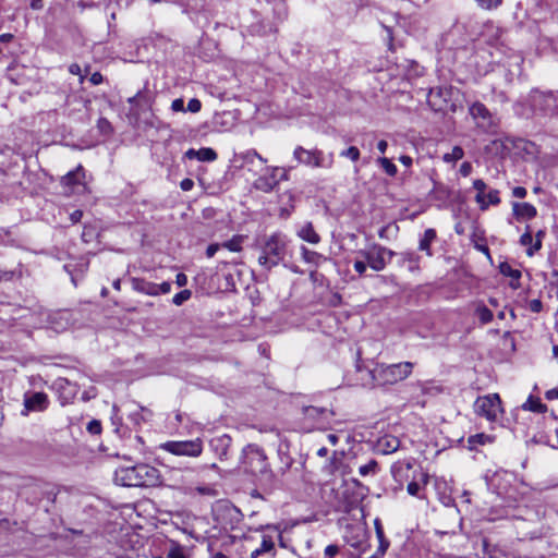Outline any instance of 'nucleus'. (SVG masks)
<instances>
[{
	"instance_id": "nucleus-30",
	"label": "nucleus",
	"mask_w": 558,
	"mask_h": 558,
	"mask_svg": "<svg viewBox=\"0 0 558 558\" xmlns=\"http://www.w3.org/2000/svg\"><path fill=\"white\" fill-rule=\"evenodd\" d=\"M378 444L385 454L395 452L399 447V440L397 438H384L380 439Z\"/></svg>"
},
{
	"instance_id": "nucleus-52",
	"label": "nucleus",
	"mask_w": 558,
	"mask_h": 558,
	"mask_svg": "<svg viewBox=\"0 0 558 558\" xmlns=\"http://www.w3.org/2000/svg\"><path fill=\"white\" fill-rule=\"evenodd\" d=\"M339 546L335 544H330L325 548L324 555L325 558H332L339 553Z\"/></svg>"
},
{
	"instance_id": "nucleus-16",
	"label": "nucleus",
	"mask_w": 558,
	"mask_h": 558,
	"mask_svg": "<svg viewBox=\"0 0 558 558\" xmlns=\"http://www.w3.org/2000/svg\"><path fill=\"white\" fill-rule=\"evenodd\" d=\"M49 405L48 396L45 392H26L24 395V409L22 415H28L29 412L45 411Z\"/></svg>"
},
{
	"instance_id": "nucleus-19",
	"label": "nucleus",
	"mask_w": 558,
	"mask_h": 558,
	"mask_svg": "<svg viewBox=\"0 0 558 558\" xmlns=\"http://www.w3.org/2000/svg\"><path fill=\"white\" fill-rule=\"evenodd\" d=\"M498 269L501 275L511 279L509 282L511 289L517 290L521 287L520 279L522 277V272L520 269L512 268V266L507 262L500 263Z\"/></svg>"
},
{
	"instance_id": "nucleus-35",
	"label": "nucleus",
	"mask_w": 558,
	"mask_h": 558,
	"mask_svg": "<svg viewBox=\"0 0 558 558\" xmlns=\"http://www.w3.org/2000/svg\"><path fill=\"white\" fill-rule=\"evenodd\" d=\"M487 441H490V437L488 435H485V434H475V435H471L468 439V442H469V448L470 449H475L477 445H484L486 444Z\"/></svg>"
},
{
	"instance_id": "nucleus-38",
	"label": "nucleus",
	"mask_w": 558,
	"mask_h": 558,
	"mask_svg": "<svg viewBox=\"0 0 558 558\" xmlns=\"http://www.w3.org/2000/svg\"><path fill=\"white\" fill-rule=\"evenodd\" d=\"M340 157L348 158L351 161L356 162L361 157V153L357 147L350 146L340 151Z\"/></svg>"
},
{
	"instance_id": "nucleus-42",
	"label": "nucleus",
	"mask_w": 558,
	"mask_h": 558,
	"mask_svg": "<svg viewBox=\"0 0 558 558\" xmlns=\"http://www.w3.org/2000/svg\"><path fill=\"white\" fill-rule=\"evenodd\" d=\"M191 294L190 290H182L173 296L172 302L177 306H180L191 298Z\"/></svg>"
},
{
	"instance_id": "nucleus-34",
	"label": "nucleus",
	"mask_w": 558,
	"mask_h": 558,
	"mask_svg": "<svg viewBox=\"0 0 558 558\" xmlns=\"http://www.w3.org/2000/svg\"><path fill=\"white\" fill-rule=\"evenodd\" d=\"M301 251H302V257L306 263L318 264V262L320 259H323L322 254H319L315 251H311L305 246H302Z\"/></svg>"
},
{
	"instance_id": "nucleus-22",
	"label": "nucleus",
	"mask_w": 558,
	"mask_h": 558,
	"mask_svg": "<svg viewBox=\"0 0 558 558\" xmlns=\"http://www.w3.org/2000/svg\"><path fill=\"white\" fill-rule=\"evenodd\" d=\"M400 256V266H407L409 271L414 272L420 269V256L414 252H403Z\"/></svg>"
},
{
	"instance_id": "nucleus-64",
	"label": "nucleus",
	"mask_w": 558,
	"mask_h": 558,
	"mask_svg": "<svg viewBox=\"0 0 558 558\" xmlns=\"http://www.w3.org/2000/svg\"><path fill=\"white\" fill-rule=\"evenodd\" d=\"M166 558H185L182 551L180 550H171Z\"/></svg>"
},
{
	"instance_id": "nucleus-21",
	"label": "nucleus",
	"mask_w": 558,
	"mask_h": 558,
	"mask_svg": "<svg viewBox=\"0 0 558 558\" xmlns=\"http://www.w3.org/2000/svg\"><path fill=\"white\" fill-rule=\"evenodd\" d=\"M185 157L190 160L197 159L199 161L211 162L217 159L218 155L213 148L204 147L198 150L190 148L189 150L185 151Z\"/></svg>"
},
{
	"instance_id": "nucleus-25",
	"label": "nucleus",
	"mask_w": 558,
	"mask_h": 558,
	"mask_svg": "<svg viewBox=\"0 0 558 558\" xmlns=\"http://www.w3.org/2000/svg\"><path fill=\"white\" fill-rule=\"evenodd\" d=\"M151 412L145 408H140L129 414V420L134 427H140L142 423L147 422L151 417Z\"/></svg>"
},
{
	"instance_id": "nucleus-50",
	"label": "nucleus",
	"mask_w": 558,
	"mask_h": 558,
	"mask_svg": "<svg viewBox=\"0 0 558 558\" xmlns=\"http://www.w3.org/2000/svg\"><path fill=\"white\" fill-rule=\"evenodd\" d=\"M407 490L408 493L411 495V496H416V497H421L418 495L420 490H421V486L417 482L415 481H412L408 484L407 486Z\"/></svg>"
},
{
	"instance_id": "nucleus-49",
	"label": "nucleus",
	"mask_w": 558,
	"mask_h": 558,
	"mask_svg": "<svg viewBox=\"0 0 558 558\" xmlns=\"http://www.w3.org/2000/svg\"><path fill=\"white\" fill-rule=\"evenodd\" d=\"M389 547V542H380L377 550L369 558H381Z\"/></svg>"
},
{
	"instance_id": "nucleus-31",
	"label": "nucleus",
	"mask_w": 558,
	"mask_h": 558,
	"mask_svg": "<svg viewBox=\"0 0 558 558\" xmlns=\"http://www.w3.org/2000/svg\"><path fill=\"white\" fill-rule=\"evenodd\" d=\"M379 471L378 462L374 459L369 460L366 464H363L359 468V473L361 476L375 475Z\"/></svg>"
},
{
	"instance_id": "nucleus-24",
	"label": "nucleus",
	"mask_w": 558,
	"mask_h": 558,
	"mask_svg": "<svg viewBox=\"0 0 558 558\" xmlns=\"http://www.w3.org/2000/svg\"><path fill=\"white\" fill-rule=\"evenodd\" d=\"M304 414L308 418L326 421L329 416L333 415L332 411L326 408L318 407H306L304 408Z\"/></svg>"
},
{
	"instance_id": "nucleus-11",
	"label": "nucleus",
	"mask_w": 558,
	"mask_h": 558,
	"mask_svg": "<svg viewBox=\"0 0 558 558\" xmlns=\"http://www.w3.org/2000/svg\"><path fill=\"white\" fill-rule=\"evenodd\" d=\"M161 447L175 456L198 457L203 451V442L198 438L184 441H168Z\"/></svg>"
},
{
	"instance_id": "nucleus-40",
	"label": "nucleus",
	"mask_w": 558,
	"mask_h": 558,
	"mask_svg": "<svg viewBox=\"0 0 558 558\" xmlns=\"http://www.w3.org/2000/svg\"><path fill=\"white\" fill-rule=\"evenodd\" d=\"M545 236V231L544 230H539L536 234H535V242L533 243L532 246H530L527 250H526V254L529 256H532L534 255L535 252L539 251L542 248V239Z\"/></svg>"
},
{
	"instance_id": "nucleus-37",
	"label": "nucleus",
	"mask_w": 558,
	"mask_h": 558,
	"mask_svg": "<svg viewBox=\"0 0 558 558\" xmlns=\"http://www.w3.org/2000/svg\"><path fill=\"white\" fill-rule=\"evenodd\" d=\"M476 315L484 325L489 324L494 318L493 312L484 305L477 307Z\"/></svg>"
},
{
	"instance_id": "nucleus-4",
	"label": "nucleus",
	"mask_w": 558,
	"mask_h": 558,
	"mask_svg": "<svg viewBox=\"0 0 558 558\" xmlns=\"http://www.w3.org/2000/svg\"><path fill=\"white\" fill-rule=\"evenodd\" d=\"M241 463L244 471L252 475L262 477L271 476L267 456L264 449L255 444H248L243 448Z\"/></svg>"
},
{
	"instance_id": "nucleus-15",
	"label": "nucleus",
	"mask_w": 558,
	"mask_h": 558,
	"mask_svg": "<svg viewBox=\"0 0 558 558\" xmlns=\"http://www.w3.org/2000/svg\"><path fill=\"white\" fill-rule=\"evenodd\" d=\"M451 88L449 87H437L433 88L428 95V104L434 111H446L453 105L451 100Z\"/></svg>"
},
{
	"instance_id": "nucleus-41",
	"label": "nucleus",
	"mask_w": 558,
	"mask_h": 558,
	"mask_svg": "<svg viewBox=\"0 0 558 558\" xmlns=\"http://www.w3.org/2000/svg\"><path fill=\"white\" fill-rule=\"evenodd\" d=\"M477 5L484 10L497 9L501 5L502 0H475Z\"/></svg>"
},
{
	"instance_id": "nucleus-57",
	"label": "nucleus",
	"mask_w": 558,
	"mask_h": 558,
	"mask_svg": "<svg viewBox=\"0 0 558 558\" xmlns=\"http://www.w3.org/2000/svg\"><path fill=\"white\" fill-rule=\"evenodd\" d=\"M527 194V191L523 186H515L512 189V195L517 198H524Z\"/></svg>"
},
{
	"instance_id": "nucleus-1",
	"label": "nucleus",
	"mask_w": 558,
	"mask_h": 558,
	"mask_svg": "<svg viewBox=\"0 0 558 558\" xmlns=\"http://www.w3.org/2000/svg\"><path fill=\"white\" fill-rule=\"evenodd\" d=\"M114 481L126 487H153L160 483V472L155 466L140 463L118 469L114 473Z\"/></svg>"
},
{
	"instance_id": "nucleus-14",
	"label": "nucleus",
	"mask_w": 558,
	"mask_h": 558,
	"mask_svg": "<svg viewBox=\"0 0 558 558\" xmlns=\"http://www.w3.org/2000/svg\"><path fill=\"white\" fill-rule=\"evenodd\" d=\"M269 174H265L259 177L254 182V186L264 193H270L274 191L280 181L287 180V173L283 169L280 168H271L269 169Z\"/></svg>"
},
{
	"instance_id": "nucleus-47",
	"label": "nucleus",
	"mask_w": 558,
	"mask_h": 558,
	"mask_svg": "<svg viewBox=\"0 0 558 558\" xmlns=\"http://www.w3.org/2000/svg\"><path fill=\"white\" fill-rule=\"evenodd\" d=\"M89 66H86L85 73H88ZM69 72L73 75H78L80 81L83 82L86 74H82V69L77 63H73L69 66Z\"/></svg>"
},
{
	"instance_id": "nucleus-20",
	"label": "nucleus",
	"mask_w": 558,
	"mask_h": 558,
	"mask_svg": "<svg viewBox=\"0 0 558 558\" xmlns=\"http://www.w3.org/2000/svg\"><path fill=\"white\" fill-rule=\"evenodd\" d=\"M271 553L272 555L276 554L275 551V535L271 533H264L262 535V543L260 546L254 549L251 553L252 558H257L264 554Z\"/></svg>"
},
{
	"instance_id": "nucleus-51",
	"label": "nucleus",
	"mask_w": 558,
	"mask_h": 558,
	"mask_svg": "<svg viewBox=\"0 0 558 558\" xmlns=\"http://www.w3.org/2000/svg\"><path fill=\"white\" fill-rule=\"evenodd\" d=\"M529 310L533 313H539L543 310V303L538 299H533L529 302Z\"/></svg>"
},
{
	"instance_id": "nucleus-27",
	"label": "nucleus",
	"mask_w": 558,
	"mask_h": 558,
	"mask_svg": "<svg viewBox=\"0 0 558 558\" xmlns=\"http://www.w3.org/2000/svg\"><path fill=\"white\" fill-rule=\"evenodd\" d=\"M436 239V231L432 228L426 229L422 239L420 240L418 248L426 252L428 256H432L430 244Z\"/></svg>"
},
{
	"instance_id": "nucleus-46",
	"label": "nucleus",
	"mask_w": 558,
	"mask_h": 558,
	"mask_svg": "<svg viewBox=\"0 0 558 558\" xmlns=\"http://www.w3.org/2000/svg\"><path fill=\"white\" fill-rule=\"evenodd\" d=\"M111 422L116 426L114 432L117 434H120L122 423H121V417L119 416V408L117 405L112 407Z\"/></svg>"
},
{
	"instance_id": "nucleus-61",
	"label": "nucleus",
	"mask_w": 558,
	"mask_h": 558,
	"mask_svg": "<svg viewBox=\"0 0 558 558\" xmlns=\"http://www.w3.org/2000/svg\"><path fill=\"white\" fill-rule=\"evenodd\" d=\"M196 490L201 494V495H208V496H214L216 494V490L209 486H198L196 488Z\"/></svg>"
},
{
	"instance_id": "nucleus-5",
	"label": "nucleus",
	"mask_w": 558,
	"mask_h": 558,
	"mask_svg": "<svg viewBox=\"0 0 558 558\" xmlns=\"http://www.w3.org/2000/svg\"><path fill=\"white\" fill-rule=\"evenodd\" d=\"M469 114L481 133L489 135L498 134L500 119L495 112H492L486 105L481 101L472 102L469 106Z\"/></svg>"
},
{
	"instance_id": "nucleus-59",
	"label": "nucleus",
	"mask_w": 558,
	"mask_h": 558,
	"mask_svg": "<svg viewBox=\"0 0 558 558\" xmlns=\"http://www.w3.org/2000/svg\"><path fill=\"white\" fill-rule=\"evenodd\" d=\"M222 247L220 244H217V243H214V244H210L208 245L207 250H206V256L208 258H211L216 253L217 251Z\"/></svg>"
},
{
	"instance_id": "nucleus-33",
	"label": "nucleus",
	"mask_w": 558,
	"mask_h": 558,
	"mask_svg": "<svg viewBox=\"0 0 558 558\" xmlns=\"http://www.w3.org/2000/svg\"><path fill=\"white\" fill-rule=\"evenodd\" d=\"M242 235H234L231 240L223 242L221 246L231 252H240L242 250Z\"/></svg>"
},
{
	"instance_id": "nucleus-3",
	"label": "nucleus",
	"mask_w": 558,
	"mask_h": 558,
	"mask_svg": "<svg viewBox=\"0 0 558 558\" xmlns=\"http://www.w3.org/2000/svg\"><path fill=\"white\" fill-rule=\"evenodd\" d=\"M414 363L377 364L371 371L374 386H391L407 379L413 372Z\"/></svg>"
},
{
	"instance_id": "nucleus-29",
	"label": "nucleus",
	"mask_w": 558,
	"mask_h": 558,
	"mask_svg": "<svg viewBox=\"0 0 558 558\" xmlns=\"http://www.w3.org/2000/svg\"><path fill=\"white\" fill-rule=\"evenodd\" d=\"M522 408L535 413H544L547 411L546 404L542 403L538 398H533L532 396L526 400Z\"/></svg>"
},
{
	"instance_id": "nucleus-60",
	"label": "nucleus",
	"mask_w": 558,
	"mask_h": 558,
	"mask_svg": "<svg viewBox=\"0 0 558 558\" xmlns=\"http://www.w3.org/2000/svg\"><path fill=\"white\" fill-rule=\"evenodd\" d=\"M194 186V181L192 179H183L180 183V187L183 190V191H191Z\"/></svg>"
},
{
	"instance_id": "nucleus-7",
	"label": "nucleus",
	"mask_w": 558,
	"mask_h": 558,
	"mask_svg": "<svg viewBox=\"0 0 558 558\" xmlns=\"http://www.w3.org/2000/svg\"><path fill=\"white\" fill-rule=\"evenodd\" d=\"M293 159L298 165L310 168H326L330 169L333 165V155L330 153L326 155L318 148L307 149L301 145L296 146L293 150Z\"/></svg>"
},
{
	"instance_id": "nucleus-32",
	"label": "nucleus",
	"mask_w": 558,
	"mask_h": 558,
	"mask_svg": "<svg viewBox=\"0 0 558 558\" xmlns=\"http://www.w3.org/2000/svg\"><path fill=\"white\" fill-rule=\"evenodd\" d=\"M464 156V150L461 146H454L451 150V153L445 154L442 159L445 162H456L460 159H462Z\"/></svg>"
},
{
	"instance_id": "nucleus-43",
	"label": "nucleus",
	"mask_w": 558,
	"mask_h": 558,
	"mask_svg": "<svg viewBox=\"0 0 558 558\" xmlns=\"http://www.w3.org/2000/svg\"><path fill=\"white\" fill-rule=\"evenodd\" d=\"M519 242L522 246H527V248L533 245V235L530 226H526L525 232L520 236Z\"/></svg>"
},
{
	"instance_id": "nucleus-56",
	"label": "nucleus",
	"mask_w": 558,
	"mask_h": 558,
	"mask_svg": "<svg viewBox=\"0 0 558 558\" xmlns=\"http://www.w3.org/2000/svg\"><path fill=\"white\" fill-rule=\"evenodd\" d=\"M353 267L359 275H363L366 271L367 263L363 260H355Z\"/></svg>"
},
{
	"instance_id": "nucleus-39",
	"label": "nucleus",
	"mask_w": 558,
	"mask_h": 558,
	"mask_svg": "<svg viewBox=\"0 0 558 558\" xmlns=\"http://www.w3.org/2000/svg\"><path fill=\"white\" fill-rule=\"evenodd\" d=\"M473 187L477 191L475 202H482V198L486 197V183L482 179H476L473 182Z\"/></svg>"
},
{
	"instance_id": "nucleus-23",
	"label": "nucleus",
	"mask_w": 558,
	"mask_h": 558,
	"mask_svg": "<svg viewBox=\"0 0 558 558\" xmlns=\"http://www.w3.org/2000/svg\"><path fill=\"white\" fill-rule=\"evenodd\" d=\"M298 235L303 240L311 244H317L320 242L319 234L315 231L312 222H306L304 226L300 228L298 231Z\"/></svg>"
},
{
	"instance_id": "nucleus-26",
	"label": "nucleus",
	"mask_w": 558,
	"mask_h": 558,
	"mask_svg": "<svg viewBox=\"0 0 558 558\" xmlns=\"http://www.w3.org/2000/svg\"><path fill=\"white\" fill-rule=\"evenodd\" d=\"M501 202L498 190H489L486 193V197L482 198V202H476L481 210H486L490 205L497 206Z\"/></svg>"
},
{
	"instance_id": "nucleus-28",
	"label": "nucleus",
	"mask_w": 558,
	"mask_h": 558,
	"mask_svg": "<svg viewBox=\"0 0 558 558\" xmlns=\"http://www.w3.org/2000/svg\"><path fill=\"white\" fill-rule=\"evenodd\" d=\"M84 177L83 167L78 166L76 170L68 172L64 177H62V184L68 186H74L81 183L82 178Z\"/></svg>"
},
{
	"instance_id": "nucleus-48",
	"label": "nucleus",
	"mask_w": 558,
	"mask_h": 558,
	"mask_svg": "<svg viewBox=\"0 0 558 558\" xmlns=\"http://www.w3.org/2000/svg\"><path fill=\"white\" fill-rule=\"evenodd\" d=\"M201 109H202V102L199 101V99L192 98L189 100L187 108H186L187 111H190L192 113H197L198 111H201Z\"/></svg>"
},
{
	"instance_id": "nucleus-9",
	"label": "nucleus",
	"mask_w": 558,
	"mask_h": 558,
	"mask_svg": "<svg viewBox=\"0 0 558 558\" xmlns=\"http://www.w3.org/2000/svg\"><path fill=\"white\" fill-rule=\"evenodd\" d=\"M474 411L477 415L494 422L501 413V400L497 393L478 397L474 403Z\"/></svg>"
},
{
	"instance_id": "nucleus-54",
	"label": "nucleus",
	"mask_w": 558,
	"mask_h": 558,
	"mask_svg": "<svg viewBox=\"0 0 558 558\" xmlns=\"http://www.w3.org/2000/svg\"><path fill=\"white\" fill-rule=\"evenodd\" d=\"M171 109L175 112H183L185 111L184 109V101L182 98H177L172 101L171 104Z\"/></svg>"
},
{
	"instance_id": "nucleus-8",
	"label": "nucleus",
	"mask_w": 558,
	"mask_h": 558,
	"mask_svg": "<svg viewBox=\"0 0 558 558\" xmlns=\"http://www.w3.org/2000/svg\"><path fill=\"white\" fill-rule=\"evenodd\" d=\"M515 482V476L513 473L508 471H497L495 472L487 482V485L490 489H493L498 496L508 501L517 500V492L512 487V483Z\"/></svg>"
},
{
	"instance_id": "nucleus-44",
	"label": "nucleus",
	"mask_w": 558,
	"mask_h": 558,
	"mask_svg": "<svg viewBox=\"0 0 558 558\" xmlns=\"http://www.w3.org/2000/svg\"><path fill=\"white\" fill-rule=\"evenodd\" d=\"M97 128L101 134H110L112 132L111 123L106 118H100L97 121Z\"/></svg>"
},
{
	"instance_id": "nucleus-36",
	"label": "nucleus",
	"mask_w": 558,
	"mask_h": 558,
	"mask_svg": "<svg viewBox=\"0 0 558 558\" xmlns=\"http://www.w3.org/2000/svg\"><path fill=\"white\" fill-rule=\"evenodd\" d=\"M377 162L381 166V168L388 175L395 177L397 174V167L393 162H391L390 159L386 157H380L377 159Z\"/></svg>"
},
{
	"instance_id": "nucleus-12",
	"label": "nucleus",
	"mask_w": 558,
	"mask_h": 558,
	"mask_svg": "<svg viewBox=\"0 0 558 558\" xmlns=\"http://www.w3.org/2000/svg\"><path fill=\"white\" fill-rule=\"evenodd\" d=\"M131 284L133 290H135L138 293H143L150 296H157L159 294H167L171 290V283L168 281H165L160 284L147 281L143 278H132Z\"/></svg>"
},
{
	"instance_id": "nucleus-13",
	"label": "nucleus",
	"mask_w": 558,
	"mask_h": 558,
	"mask_svg": "<svg viewBox=\"0 0 558 558\" xmlns=\"http://www.w3.org/2000/svg\"><path fill=\"white\" fill-rule=\"evenodd\" d=\"M128 102L130 104V116L138 119L142 113L150 109L153 96L147 88H143L134 96L128 98Z\"/></svg>"
},
{
	"instance_id": "nucleus-62",
	"label": "nucleus",
	"mask_w": 558,
	"mask_h": 558,
	"mask_svg": "<svg viewBox=\"0 0 558 558\" xmlns=\"http://www.w3.org/2000/svg\"><path fill=\"white\" fill-rule=\"evenodd\" d=\"M104 81V76L101 75V73L99 72H95L90 75L89 77V82L93 84V85H99L100 83H102Z\"/></svg>"
},
{
	"instance_id": "nucleus-6",
	"label": "nucleus",
	"mask_w": 558,
	"mask_h": 558,
	"mask_svg": "<svg viewBox=\"0 0 558 558\" xmlns=\"http://www.w3.org/2000/svg\"><path fill=\"white\" fill-rule=\"evenodd\" d=\"M558 96L553 90H541L533 88L525 98V104L529 106L533 116L549 117L550 112L555 109Z\"/></svg>"
},
{
	"instance_id": "nucleus-53",
	"label": "nucleus",
	"mask_w": 558,
	"mask_h": 558,
	"mask_svg": "<svg viewBox=\"0 0 558 558\" xmlns=\"http://www.w3.org/2000/svg\"><path fill=\"white\" fill-rule=\"evenodd\" d=\"M266 531L272 532L275 537L279 539L280 546L284 547V542L282 541V534L278 526L276 525H267Z\"/></svg>"
},
{
	"instance_id": "nucleus-45",
	"label": "nucleus",
	"mask_w": 558,
	"mask_h": 558,
	"mask_svg": "<svg viewBox=\"0 0 558 558\" xmlns=\"http://www.w3.org/2000/svg\"><path fill=\"white\" fill-rule=\"evenodd\" d=\"M86 429L92 435H99L102 430L101 422L99 420H92L88 422Z\"/></svg>"
},
{
	"instance_id": "nucleus-17",
	"label": "nucleus",
	"mask_w": 558,
	"mask_h": 558,
	"mask_svg": "<svg viewBox=\"0 0 558 558\" xmlns=\"http://www.w3.org/2000/svg\"><path fill=\"white\" fill-rule=\"evenodd\" d=\"M231 445L232 438L228 434L216 436L210 440L211 449L221 461L229 458Z\"/></svg>"
},
{
	"instance_id": "nucleus-55",
	"label": "nucleus",
	"mask_w": 558,
	"mask_h": 558,
	"mask_svg": "<svg viewBox=\"0 0 558 558\" xmlns=\"http://www.w3.org/2000/svg\"><path fill=\"white\" fill-rule=\"evenodd\" d=\"M472 170H473V167H472L471 162H469V161H464V162L460 166V170H459V171H460L461 175H463V177H468V175H470V174H471Z\"/></svg>"
},
{
	"instance_id": "nucleus-2",
	"label": "nucleus",
	"mask_w": 558,
	"mask_h": 558,
	"mask_svg": "<svg viewBox=\"0 0 558 558\" xmlns=\"http://www.w3.org/2000/svg\"><path fill=\"white\" fill-rule=\"evenodd\" d=\"M288 240L280 232L265 236L259 244L260 255L258 264L266 270L278 266L287 255Z\"/></svg>"
},
{
	"instance_id": "nucleus-10",
	"label": "nucleus",
	"mask_w": 558,
	"mask_h": 558,
	"mask_svg": "<svg viewBox=\"0 0 558 558\" xmlns=\"http://www.w3.org/2000/svg\"><path fill=\"white\" fill-rule=\"evenodd\" d=\"M360 254L365 258L367 265L375 271L384 270L387 263L396 255L395 251H391L385 246L375 244L368 251H360Z\"/></svg>"
},
{
	"instance_id": "nucleus-58",
	"label": "nucleus",
	"mask_w": 558,
	"mask_h": 558,
	"mask_svg": "<svg viewBox=\"0 0 558 558\" xmlns=\"http://www.w3.org/2000/svg\"><path fill=\"white\" fill-rule=\"evenodd\" d=\"M375 529H376V534H377V537H378L379 543H380V542H388V541L385 538L384 530H383L381 524L379 523V521H378V520H376V521H375Z\"/></svg>"
},
{
	"instance_id": "nucleus-63",
	"label": "nucleus",
	"mask_w": 558,
	"mask_h": 558,
	"mask_svg": "<svg viewBox=\"0 0 558 558\" xmlns=\"http://www.w3.org/2000/svg\"><path fill=\"white\" fill-rule=\"evenodd\" d=\"M83 217V211L77 209V210H74L71 215H70V220L72 223H77L81 221Z\"/></svg>"
},
{
	"instance_id": "nucleus-18",
	"label": "nucleus",
	"mask_w": 558,
	"mask_h": 558,
	"mask_svg": "<svg viewBox=\"0 0 558 558\" xmlns=\"http://www.w3.org/2000/svg\"><path fill=\"white\" fill-rule=\"evenodd\" d=\"M512 215L518 220H530L536 217L537 209L530 203H512Z\"/></svg>"
}]
</instances>
